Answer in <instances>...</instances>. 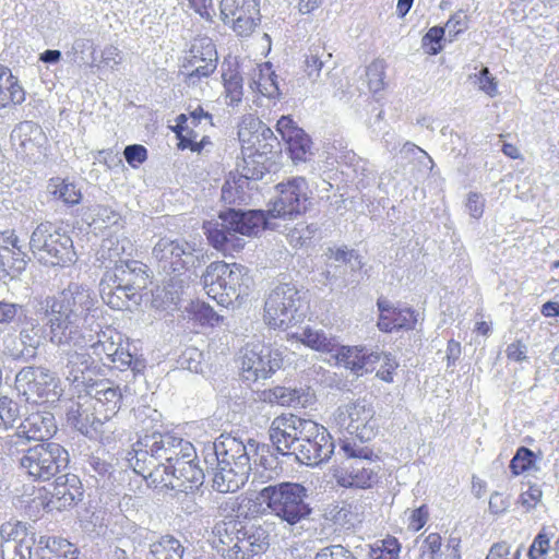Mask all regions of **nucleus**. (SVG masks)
<instances>
[{
    "instance_id": "obj_52",
    "label": "nucleus",
    "mask_w": 559,
    "mask_h": 559,
    "mask_svg": "<svg viewBox=\"0 0 559 559\" xmlns=\"http://www.w3.org/2000/svg\"><path fill=\"white\" fill-rule=\"evenodd\" d=\"M430 518V510L427 504H421L409 511L407 516L408 531L416 533L419 532L428 522Z\"/></svg>"
},
{
    "instance_id": "obj_27",
    "label": "nucleus",
    "mask_w": 559,
    "mask_h": 559,
    "mask_svg": "<svg viewBox=\"0 0 559 559\" xmlns=\"http://www.w3.org/2000/svg\"><path fill=\"white\" fill-rule=\"evenodd\" d=\"M95 362L87 347L84 353L69 352L66 365L67 379L76 385H81L87 393H91V390L95 386L107 384L108 382L92 378V374L98 372Z\"/></svg>"
},
{
    "instance_id": "obj_1",
    "label": "nucleus",
    "mask_w": 559,
    "mask_h": 559,
    "mask_svg": "<svg viewBox=\"0 0 559 559\" xmlns=\"http://www.w3.org/2000/svg\"><path fill=\"white\" fill-rule=\"evenodd\" d=\"M133 451V471L143 477L147 487L188 491L203 484V471L188 441L155 433L140 439Z\"/></svg>"
},
{
    "instance_id": "obj_62",
    "label": "nucleus",
    "mask_w": 559,
    "mask_h": 559,
    "mask_svg": "<svg viewBox=\"0 0 559 559\" xmlns=\"http://www.w3.org/2000/svg\"><path fill=\"white\" fill-rule=\"evenodd\" d=\"M526 352V345L521 340H516L508 345L506 355L510 361L522 362L527 358Z\"/></svg>"
},
{
    "instance_id": "obj_49",
    "label": "nucleus",
    "mask_w": 559,
    "mask_h": 559,
    "mask_svg": "<svg viewBox=\"0 0 559 559\" xmlns=\"http://www.w3.org/2000/svg\"><path fill=\"white\" fill-rule=\"evenodd\" d=\"M552 534L547 527H542L528 547V559H545L551 549Z\"/></svg>"
},
{
    "instance_id": "obj_20",
    "label": "nucleus",
    "mask_w": 559,
    "mask_h": 559,
    "mask_svg": "<svg viewBox=\"0 0 559 559\" xmlns=\"http://www.w3.org/2000/svg\"><path fill=\"white\" fill-rule=\"evenodd\" d=\"M221 19L239 36L250 35L260 22V0H221Z\"/></svg>"
},
{
    "instance_id": "obj_41",
    "label": "nucleus",
    "mask_w": 559,
    "mask_h": 559,
    "mask_svg": "<svg viewBox=\"0 0 559 559\" xmlns=\"http://www.w3.org/2000/svg\"><path fill=\"white\" fill-rule=\"evenodd\" d=\"M183 552L185 547L179 539L164 535L151 545L148 559H182Z\"/></svg>"
},
{
    "instance_id": "obj_31",
    "label": "nucleus",
    "mask_w": 559,
    "mask_h": 559,
    "mask_svg": "<svg viewBox=\"0 0 559 559\" xmlns=\"http://www.w3.org/2000/svg\"><path fill=\"white\" fill-rule=\"evenodd\" d=\"M269 548V534L261 526L246 528L242 526L231 559H251Z\"/></svg>"
},
{
    "instance_id": "obj_46",
    "label": "nucleus",
    "mask_w": 559,
    "mask_h": 559,
    "mask_svg": "<svg viewBox=\"0 0 559 559\" xmlns=\"http://www.w3.org/2000/svg\"><path fill=\"white\" fill-rule=\"evenodd\" d=\"M191 320L202 326H217L224 318L219 316L210 305L198 301L191 305L189 309Z\"/></svg>"
},
{
    "instance_id": "obj_54",
    "label": "nucleus",
    "mask_w": 559,
    "mask_h": 559,
    "mask_svg": "<svg viewBox=\"0 0 559 559\" xmlns=\"http://www.w3.org/2000/svg\"><path fill=\"white\" fill-rule=\"evenodd\" d=\"M543 490L536 484H531L528 488L519 497V503L526 510L535 509L542 501Z\"/></svg>"
},
{
    "instance_id": "obj_58",
    "label": "nucleus",
    "mask_w": 559,
    "mask_h": 559,
    "mask_svg": "<svg viewBox=\"0 0 559 559\" xmlns=\"http://www.w3.org/2000/svg\"><path fill=\"white\" fill-rule=\"evenodd\" d=\"M479 88L485 92L490 97L497 95L498 92V83L496 78H493L488 68H483L478 75Z\"/></svg>"
},
{
    "instance_id": "obj_55",
    "label": "nucleus",
    "mask_w": 559,
    "mask_h": 559,
    "mask_svg": "<svg viewBox=\"0 0 559 559\" xmlns=\"http://www.w3.org/2000/svg\"><path fill=\"white\" fill-rule=\"evenodd\" d=\"M468 21V15L464 11L459 10L450 16L445 27L449 29L450 34L457 36L467 29Z\"/></svg>"
},
{
    "instance_id": "obj_33",
    "label": "nucleus",
    "mask_w": 559,
    "mask_h": 559,
    "mask_svg": "<svg viewBox=\"0 0 559 559\" xmlns=\"http://www.w3.org/2000/svg\"><path fill=\"white\" fill-rule=\"evenodd\" d=\"M27 92L10 68L0 63V110L13 109L25 103Z\"/></svg>"
},
{
    "instance_id": "obj_44",
    "label": "nucleus",
    "mask_w": 559,
    "mask_h": 559,
    "mask_svg": "<svg viewBox=\"0 0 559 559\" xmlns=\"http://www.w3.org/2000/svg\"><path fill=\"white\" fill-rule=\"evenodd\" d=\"M299 341L307 347L321 353H332L336 348L333 337H328L324 332L306 328Z\"/></svg>"
},
{
    "instance_id": "obj_3",
    "label": "nucleus",
    "mask_w": 559,
    "mask_h": 559,
    "mask_svg": "<svg viewBox=\"0 0 559 559\" xmlns=\"http://www.w3.org/2000/svg\"><path fill=\"white\" fill-rule=\"evenodd\" d=\"M201 278L206 295L225 307L240 304L249 295L252 282L245 265L223 260L211 262Z\"/></svg>"
},
{
    "instance_id": "obj_59",
    "label": "nucleus",
    "mask_w": 559,
    "mask_h": 559,
    "mask_svg": "<svg viewBox=\"0 0 559 559\" xmlns=\"http://www.w3.org/2000/svg\"><path fill=\"white\" fill-rule=\"evenodd\" d=\"M383 360L381 368L377 371V377L385 382H392L399 364L391 355H382L380 360Z\"/></svg>"
},
{
    "instance_id": "obj_63",
    "label": "nucleus",
    "mask_w": 559,
    "mask_h": 559,
    "mask_svg": "<svg viewBox=\"0 0 559 559\" xmlns=\"http://www.w3.org/2000/svg\"><path fill=\"white\" fill-rule=\"evenodd\" d=\"M22 307L17 304L0 301V324L14 322Z\"/></svg>"
},
{
    "instance_id": "obj_51",
    "label": "nucleus",
    "mask_w": 559,
    "mask_h": 559,
    "mask_svg": "<svg viewBox=\"0 0 559 559\" xmlns=\"http://www.w3.org/2000/svg\"><path fill=\"white\" fill-rule=\"evenodd\" d=\"M444 37V28L441 26H433L428 29L421 39V46L426 53L429 56L438 55L443 46L442 39Z\"/></svg>"
},
{
    "instance_id": "obj_25",
    "label": "nucleus",
    "mask_w": 559,
    "mask_h": 559,
    "mask_svg": "<svg viewBox=\"0 0 559 559\" xmlns=\"http://www.w3.org/2000/svg\"><path fill=\"white\" fill-rule=\"evenodd\" d=\"M379 317L377 326L384 333L412 331L418 323V312L411 307H401L390 304L384 298L377 300Z\"/></svg>"
},
{
    "instance_id": "obj_40",
    "label": "nucleus",
    "mask_w": 559,
    "mask_h": 559,
    "mask_svg": "<svg viewBox=\"0 0 559 559\" xmlns=\"http://www.w3.org/2000/svg\"><path fill=\"white\" fill-rule=\"evenodd\" d=\"M22 433L28 440L49 442L48 439L55 432L56 426L52 416L32 414L21 425Z\"/></svg>"
},
{
    "instance_id": "obj_13",
    "label": "nucleus",
    "mask_w": 559,
    "mask_h": 559,
    "mask_svg": "<svg viewBox=\"0 0 559 559\" xmlns=\"http://www.w3.org/2000/svg\"><path fill=\"white\" fill-rule=\"evenodd\" d=\"M217 59L215 45L210 38H195L179 66L183 82L189 86H195L210 78L217 68Z\"/></svg>"
},
{
    "instance_id": "obj_61",
    "label": "nucleus",
    "mask_w": 559,
    "mask_h": 559,
    "mask_svg": "<svg viewBox=\"0 0 559 559\" xmlns=\"http://www.w3.org/2000/svg\"><path fill=\"white\" fill-rule=\"evenodd\" d=\"M323 68L319 51L306 56L304 71L309 78H318Z\"/></svg>"
},
{
    "instance_id": "obj_2",
    "label": "nucleus",
    "mask_w": 559,
    "mask_h": 559,
    "mask_svg": "<svg viewBox=\"0 0 559 559\" xmlns=\"http://www.w3.org/2000/svg\"><path fill=\"white\" fill-rule=\"evenodd\" d=\"M242 162L239 174H230L222 188V199L228 204H241L247 198L250 180H261L275 164L273 131L259 118L245 116L239 124Z\"/></svg>"
},
{
    "instance_id": "obj_45",
    "label": "nucleus",
    "mask_w": 559,
    "mask_h": 559,
    "mask_svg": "<svg viewBox=\"0 0 559 559\" xmlns=\"http://www.w3.org/2000/svg\"><path fill=\"white\" fill-rule=\"evenodd\" d=\"M509 467L514 476L537 471V455L531 449L520 447L511 459Z\"/></svg>"
},
{
    "instance_id": "obj_42",
    "label": "nucleus",
    "mask_w": 559,
    "mask_h": 559,
    "mask_svg": "<svg viewBox=\"0 0 559 559\" xmlns=\"http://www.w3.org/2000/svg\"><path fill=\"white\" fill-rule=\"evenodd\" d=\"M224 96L228 105H238L243 96L242 76L236 68L229 66L222 74Z\"/></svg>"
},
{
    "instance_id": "obj_29",
    "label": "nucleus",
    "mask_w": 559,
    "mask_h": 559,
    "mask_svg": "<svg viewBox=\"0 0 559 559\" xmlns=\"http://www.w3.org/2000/svg\"><path fill=\"white\" fill-rule=\"evenodd\" d=\"M219 217L229 229L243 236H255L266 226V214L261 210L242 212L229 209Z\"/></svg>"
},
{
    "instance_id": "obj_4",
    "label": "nucleus",
    "mask_w": 559,
    "mask_h": 559,
    "mask_svg": "<svg viewBox=\"0 0 559 559\" xmlns=\"http://www.w3.org/2000/svg\"><path fill=\"white\" fill-rule=\"evenodd\" d=\"M48 486L34 489L26 504L29 514L40 512H63L76 507L84 498V486L80 477L72 473L56 476Z\"/></svg>"
},
{
    "instance_id": "obj_8",
    "label": "nucleus",
    "mask_w": 559,
    "mask_h": 559,
    "mask_svg": "<svg viewBox=\"0 0 559 559\" xmlns=\"http://www.w3.org/2000/svg\"><path fill=\"white\" fill-rule=\"evenodd\" d=\"M87 348L95 361L109 368L139 371L144 367L143 360L131 352L129 340L111 326L100 330Z\"/></svg>"
},
{
    "instance_id": "obj_64",
    "label": "nucleus",
    "mask_w": 559,
    "mask_h": 559,
    "mask_svg": "<svg viewBox=\"0 0 559 559\" xmlns=\"http://www.w3.org/2000/svg\"><path fill=\"white\" fill-rule=\"evenodd\" d=\"M467 210L474 218L481 217L484 213V200L481 199L480 194L476 192H472L468 194L467 203H466Z\"/></svg>"
},
{
    "instance_id": "obj_14",
    "label": "nucleus",
    "mask_w": 559,
    "mask_h": 559,
    "mask_svg": "<svg viewBox=\"0 0 559 559\" xmlns=\"http://www.w3.org/2000/svg\"><path fill=\"white\" fill-rule=\"evenodd\" d=\"M334 421L341 429L361 441L374 437L378 428L376 412L366 400H356L338 406Z\"/></svg>"
},
{
    "instance_id": "obj_39",
    "label": "nucleus",
    "mask_w": 559,
    "mask_h": 559,
    "mask_svg": "<svg viewBox=\"0 0 559 559\" xmlns=\"http://www.w3.org/2000/svg\"><path fill=\"white\" fill-rule=\"evenodd\" d=\"M250 87L260 95L275 98L280 95L276 74L270 62L261 63L253 70Z\"/></svg>"
},
{
    "instance_id": "obj_12",
    "label": "nucleus",
    "mask_w": 559,
    "mask_h": 559,
    "mask_svg": "<svg viewBox=\"0 0 559 559\" xmlns=\"http://www.w3.org/2000/svg\"><path fill=\"white\" fill-rule=\"evenodd\" d=\"M102 381L108 383L93 388L90 393L95 392L92 404L94 409L92 419L86 411L78 409L75 426L84 435H90V428L96 430L98 425L111 419L118 413L122 403L120 386L108 379Z\"/></svg>"
},
{
    "instance_id": "obj_35",
    "label": "nucleus",
    "mask_w": 559,
    "mask_h": 559,
    "mask_svg": "<svg viewBox=\"0 0 559 559\" xmlns=\"http://www.w3.org/2000/svg\"><path fill=\"white\" fill-rule=\"evenodd\" d=\"M55 316L53 319H50L51 343L85 348L84 336L79 328L70 320L71 316Z\"/></svg>"
},
{
    "instance_id": "obj_43",
    "label": "nucleus",
    "mask_w": 559,
    "mask_h": 559,
    "mask_svg": "<svg viewBox=\"0 0 559 559\" xmlns=\"http://www.w3.org/2000/svg\"><path fill=\"white\" fill-rule=\"evenodd\" d=\"M43 330L38 323L28 321L20 332V340L23 348L14 353L15 358L32 356L38 348L41 340Z\"/></svg>"
},
{
    "instance_id": "obj_26",
    "label": "nucleus",
    "mask_w": 559,
    "mask_h": 559,
    "mask_svg": "<svg viewBox=\"0 0 559 559\" xmlns=\"http://www.w3.org/2000/svg\"><path fill=\"white\" fill-rule=\"evenodd\" d=\"M91 306L90 289L78 283H70L57 296L47 300V311L51 314L71 316L79 309L88 310Z\"/></svg>"
},
{
    "instance_id": "obj_47",
    "label": "nucleus",
    "mask_w": 559,
    "mask_h": 559,
    "mask_svg": "<svg viewBox=\"0 0 559 559\" xmlns=\"http://www.w3.org/2000/svg\"><path fill=\"white\" fill-rule=\"evenodd\" d=\"M401 551V544L394 536H386L377 542L370 550L371 559H397Z\"/></svg>"
},
{
    "instance_id": "obj_32",
    "label": "nucleus",
    "mask_w": 559,
    "mask_h": 559,
    "mask_svg": "<svg viewBox=\"0 0 559 559\" xmlns=\"http://www.w3.org/2000/svg\"><path fill=\"white\" fill-rule=\"evenodd\" d=\"M381 354L368 353L364 347L341 346L335 354L338 365L349 369L356 374L373 370L374 364L379 362Z\"/></svg>"
},
{
    "instance_id": "obj_19",
    "label": "nucleus",
    "mask_w": 559,
    "mask_h": 559,
    "mask_svg": "<svg viewBox=\"0 0 559 559\" xmlns=\"http://www.w3.org/2000/svg\"><path fill=\"white\" fill-rule=\"evenodd\" d=\"M193 251L187 241L162 238L153 248V257L158 267L175 280L188 273Z\"/></svg>"
},
{
    "instance_id": "obj_5",
    "label": "nucleus",
    "mask_w": 559,
    "mask_h": 559,
    "mask_svg": "<svg viewBox=\"0 0 559 559\" xmlns=\"http://www.w3.org/2000/svg\"><path fill=\"white\" fill-rule=\"evenodd\" d=\"M308 308L297 287L285 283L269 294L263 319L271 328L287 330L304 322Z\"/></svg>"
},
{
    "instance_id": "obj_17",
    "label": "nucleus",
    "mask_w": 559,
    "mask_h": 559,
    "mask_svg": "<svg viewBox=\"0 0 559 559\" xmlns=\"http://www.w3.org/2000/svg\"><path fill=\"white\" fill-rule=\"evenodd\" d=\"M277 198L271 202V217H292L305 213L309 203V186L305 178L295 177L276 185Z\"/></svg>"
},
{
    "instance_id": "obj_28",
    "label": "nucleus",
    "mask_w": 559,
    "mask_h": 559,
    "mask_svg": "<svg viewBox=\"0 0 559 559\" xmlns=\"http://www.w3.org/2000/svg\"><path fill=\"white\" fill-rule=\"evenodd\" d=\"M276 130L287 145L293 162H306L311 154L310 136L298 127L290 116H282L276 123Z\"/></svg>"
},
{
    "instance_id": "obj_15",
    "label": "nucleus",
    "mask_w": 559,
    "mask_h": 559,
    "mask_svg": "<svg viewBox=\"0 0 559 559\" xmlns=\"http://www.w3.org/2000/svg\"><path fill=\"white\" fill-rule=\"evenodd\" d=\"M15 385L25 400L33 404L53 403L59 397L58 379L41 367H25L15 378Z\"/></svg>"
},
{
    "instance_id": "obj_37",
    "label": "nucleus",
    "mask_w": 559,
    "mask_h": 559,
    "mask_svg": "<svg viewBox=\"0 0 559 559\" xmlns=\"http://www.w3.org/2000/svg\"><path fill=\"white\" fill-rule=\"evenodd\" d=\"M262 394L265 402L283 407H305L308 402V394L304 390L283 385L264 390Z\"/></svg>"
},
{
    "instance_id": "obj_50",
    "label": "nucleus",
    "mask_w": 559,
    "mask_h": 559,
    "mask_svg": "<svg viewBox=\"0 0 559 559\" xmlns=\"http://www.w3.org/2000/svg\"><path fill=\"white\" fill-rule=\"evenodd\" d=\"M442 537L439 533H429L419 547L417 559H440Z\"/></svg>"
},
{
    "instance_id": "obj_60",
    "label": "nucleus",
    "mask_w": 559,
    "mask_h": 559,
    "mask_svg": "<svg viewBox=\"0 0 559 559\" xmlns=\"http://www.w3.org/2000/svg\"><path fill=\"white\" fill-rule=\"evenodd\" d=\"M188 7L206 21L212 20L214 0H187Z\"/></svg>"
},
{
    "instance_id": "obj_30",
    "label": "nucleus",
    "mask_w": 559,
    "mask_h": 559,
    "mask_svg": "<svg viewBox=\"0 0 559 559\" xmlns=\"http://www.w3.org/2000/svg\"><path fill=\"white\" fill-rule=\"evenodd\" d=\"M203 230L210 246L224 257H235V254L241 252L245 248V240L229 228L225 230L219 228L216 223L204 222Z\"/></svg>"
},
{
    "instance_id": "obj_57",
    "label": "nucleus",
    "mask_w": 559,
    "mask_h": 559,
    "mask_svg": "<svg viewBox=\"0 0 559 559\" xmlns=\"http://www.w3.org/2000/svg\"><path fill=\"white\" fill-rule=\"evenodd\" d=\"M519 550L511 557V546L507 542H498L490 547L485 559H519Z\"/></svg>"
},
{
    "instance_id": "obj_56",
    "label": "nucleus",
    "mask_w": 559,
    "mask_h": 559,
    "mask_svg": "<svg viewBox=\"0 0 559 559\" xmlns=\"http://www.w3.org/2000/svg\"><path fill=\"white\" fill-rule=\"evenodd\" d=\"M316 559H357L352 551L342 545H333L323 548L317 554Z\"/></svg>"
},
{
    "instance_id": "obj_9",
    "label": "nucleus",
    "mask_w": 559,
    "mask_h": 559,
    "mask_svg": "<svg viewBox=\"0 0 559 559\" xmlns=\"http://www.w3.org/2000/svg\"><path fill=\"white\" fill-rule=\"evenodd\" d=\"M260 499L271 511L289 524H296L306 519L311 509L306 502V488L296 483H281L263 488Z\"/></svg>"
},
{
    "instance_id": "obj_6",
    "label": "nucleus",
    "mask_w": 559,
    "mask_h": 559,
    "mask_svg": "<svg viewBox=\"0 0 559 559\" xmlns=\"http://www.w3.org/2000/svg\"><path fill=\"white\" fill-rule=\"evenodd\" d=\"M31 248L45 265L70 267L78 255L72 238L51 223L39 224L31 236Z\"/></svg>"
},
{
    "instance_id": "obj_11",
    "label": "nucleus",
    "mask_w": 559,
    "mask_h": 559,
    "mask_svg": "<svg viewBox=\"0 0 559 559\" xmlns=\"http://www.w3.org/2000/svg\"><path fill=\"white\" fill-rule=\"evenodd\" d=\"M240 377L250 382L267 379L282 366L281 354L263 342H249L239 349L236 359Z\"/></svg>"
},
{
    "instance_id": "obj_34",
    "label": "nucleus",
    "mask_w": 559,
    "mask_h": 559,
    "mask_svg": "<svg viewBox=\"0 0 559 559\" xmlns=\"http://www.w3.org/2000/svg\"><path fill=\"white\" fill-rule=\"evenodd\" d=\"M0 536L4 542L17 543L15 552L21 559H31L33 546L36 545L35 533L29 532L27 525L20 521H8L0 526Z\"/></svg>"
},
{
    "instance_id": "obj_48",
    "label": "nucleus",
    "mask_w": 559,
    "mask_h": 559,
    "mask_svg": "<svg viewBox=\"0 0 559 559\" xmlns=\"http://www.w3.org/2000/svg\"><path fill=\"white\" fill-rule=\"evenodd\" d=\"M385 69L383 60H373L366 70L367 85L371 93H379L385 88Z\"/></svg>"
},
{
    "instance_id": "obj_53",
    "label": "nucleus",
    "mask_w": 559,
    "mask_h": 559,
    "mask_svg": "<svg viewBox=\"0 0 559 559\" xmlns=\"http://www.w3.org/2000/svg\"><path fill=\"white\" fill-rule=\"evenodd\" d=\"M123 156L130 167L139 168L147 160L148 152L142 144H131L124 147Z\"/></svg>"
},
{
    "instance_id": "obj_18",
    "label": "nucleus",
    "mask_w": 559,
    "mask_h": 559,
    "mask_svg": "<svg viewBox=\"0 0 559 559\" xmlns=\"http://www.w3.org/2000/svg\"><path fill=\"white\" fill-rule=\"evenodd\" d=\"M308 427L294 448V454L299 463L316 466L331 457L334 442L328 429L318 423L313 421Z\"/></svg>"
},
{
    "instance_id": "obj_36",
    "label": "nucleus",
    "mask_w": 559,
    "mask_h": 559,
    "mask_svg": "<svg viewBox=\"0 0 559 559\" xmlns=\"http://www.w3.org/2000/svg\"><path fill=\"white\" fill-rule=\"evenodd\" d=\"M242 525L236 520L222 521L213 530V547L224 558L231 559Z\"/></svg>"
},
{
    "instance_id": "obj_22",
    "label": "nucleus",
    "mask_w": 559,
    "mask_h": 559,
    "mask_svg": "<svg viewBox=\"0 0 559 559\" xmlns=\"http://www.w3.org/2000/svg\"><path fill=\"white\" fill-rule=\"evenodd\" d=\"M249 474V457L245 453L237 459L225 455L218 461L213 476V488L218 492H235L241 488Z\"/></svg>"
},
{
    "instance_id": "obj_16",
    "label": "nucleus",
    "mask_w": 559,
    "mask_h": 559,
    "mask_svg": "<svg viewBox=\"0 0 559 559\" xmlns=\"http://www.w3.org/2000/svg\"><path fill=\"white\" fill-rule=\"evenodd\" d=\"M176 122L173 131L179 140L177 144L179 150L200 153L210 142L205 133L207 128L212 126V116L204 111L201 106L190 111L188 116L179 115Z\"/></svg>"
},
{
    "instance_id": "obj_24",
    "label": "nucleus",
    "mask_w": 559,
    "mask_h": 559,
    "mask_svg": "<svg viewBox=\"0 0 559 559\" xmlns=\"http://www.w3.org/2000/svg\"><path fill=\"white\" fill-rule=\"evenodd\" d=\"M28 260L16 231L14 229L0 231V278L17 277L25 271Z\"/></svg>"
},
{
    "instance_id": "obj_38",
    "label": "nucleus",
    "mask_w": 559,
    "mask_h": 559,
    "mask_svg": "<svg viewBox=\"0 0 559 559\" xmlns=\"http://www.w3.org/2000/svg\"><path fill=\"white\" fill-rule=\"evenodd\" d=\"M48 189L55 201L61 202L69 207L80 204L83 198L81 188L69 178H50Z\"/></svg>"
},
{
    "instance_id": "obj_23",
    "label": "nucleus",
    "mask_w": 559,
    "mask_h": 559,
    "mask_svg": "<svg viewBox=\"0 0 559 559\" xmlns=\"http://www.w3.org/2000/svg\"><path fill=\"white\" fill-rule=\"evenodd\" d=\"M313 420L304 419L294 414H282L276 416L270 427V439L276 449L282 453L289 452L295 444L304 437L308 425Z\"/></svg>"
},
{
    "instance_id": "obj_7",
    "label": "nucleus",
    "mask_w": 559,
    "mask_h": 559,
    "mask_svg": "<svg viewBox=\"0 0 559 559\" xmlns=\"http://www.w3.org/2000/svg\"><path fill=\"white\" fill-rule=\"evenodd\" d=\"M70 463L69 452L57 442H39L20 457V468L32 481H50Z\"/></svg>"
},
{
    "instance_id": "obj_10",
    "label": "nucleus",
    "mask_w": 559,
    "mask_h": 559,
    "mask_svg": "<svg viewBox=\"0 0 559 559\" xmlns=\"http://www.w3.org/2000/svg\"><path fill=\"white\" fill-rule=\"evenodd\" d=\"M145 265L132 260L119 261L114 267L107 269L99 282V295L108 307H122V300L114 297L117 287L126 293L142 292L147 285Z\"/></svg>"
},
{
    "instance_id": "obj_21",
    "label": "nucleus",
    "mask_w": 559,
    "mask_h": 559,
    "mask_svg": "<svg viewBox=\"0 0 559 559\" xmlns=\"http://www.w3.org/2000/svg\"><path fill=\"white\" fill-rule=\"evenodd\" d=\"M381 467L366 459H354L337 467L333 477L337 486L346 489H371L380 480Z\"/></svg>"
}]
</instances>
